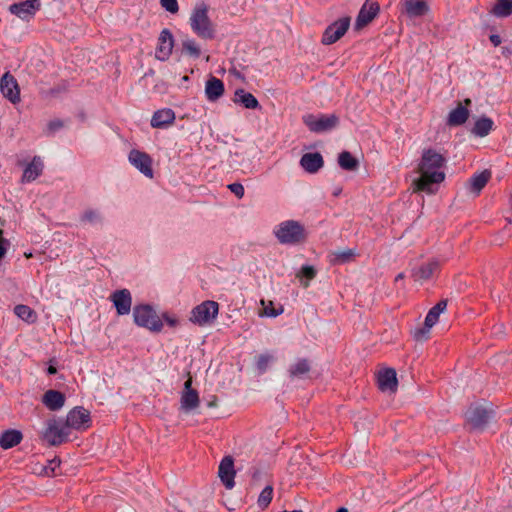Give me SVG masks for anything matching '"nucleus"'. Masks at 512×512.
<instances>
[{
	"mask_svg": "<svg viewBox=\"0 0 512 512\" xmlns=\"http://www.w3.org/2000/svg\"><path fill=\"white\" fill-rule=\"evenodd\" d=\"M445 158L433 149L423 151L421 161L418 166L420 176L413 181L414 192H426L433 194L435 192L434 184H439L445 179L443 167Z\"/></svg>",
	"mask_w": 512,
	"mask_h": 512,
	"instance_id": "nucleus-1",
	"label": "nucleus"
},
{
	"mask_svg": "<svg viewBox=\"0 0 512 512\" xmlns=\"http://www.w3.org/2000/svg\"><path fill=\"white\" fill-rule=\"evenodd\" d=\"M273 234L283 245H296L306 239L304 226L296 220H286L275 226Z\"/></svg>",
	"mask_w": 512,
	"mask_h": 512,
	"instance_id": "nucleus-2",
	"label": "nucleus"
},
{
	"mask_svg": "<svg viewBox=\"0 0 512 512\" xmlns=\"http://www.w3.org/2000/svg\"><path fill=\"white\" fill-rule=\"evenodd\" d=\"M190 26L195 34L203 39H212L215 27L208 15V8L204 4L197 5L190 16Z\"/></svg>",
	"mask_w": 512,
	"mask_h": 512,
	"instance_id": "nucleus-3",
	"label": "nucleus"
},
{
	"mask_svg": "<svg viewBox=\"0 0 512 512\" xmlns=\"http://www.w3.org/2000/svg\"><path fill=\"white\" fill-rule=\"evenodd\" d=\"M134 323L148 329L152 332H160L163 328L161 317L157 314L153 306L149 304H139L133 308Z\"/></svg>",
	"mask_w": 512,
	"mask_h": 512,
	"instance_id": "nucleus-4",
	"label": "nucleus"
},
{
	"mask_svg": "<svg viewBox=\"0 0 512 512\" xmlns=\"http://www.w3.org/2000/svg\"><path fill=\"white\" fill-rule=\"evenodd\" d=\"M218 311V303L207 300L192 309L189 320L196 325L205 326L216 319Z\"/></svg>",
	"mask_w": 512,
	"mask_h": 512,
	"instance_id": "nucleus-5",
	"label": "nucleus"
},
{
	"mask_svg": "<svg viewBox=\"0 0 512 512\" xmlns=\"http://www.w3.org/2000/svg\"><path fill=\"white\" fill-rule=\"evenodd\" d=\"M303 122L311 132L324 133L337 127L339 118L335 114H306L303 116Z\"/></svg>",
	"mask_w": 512,
	"mask_h": 512,
	"instance_id": "nucleus-6",
	"label": "nucleus"
},
{
	"mask_svg": "<svg viewBox=\"0 0 512 512\" xmlns=\"http://www.w3.org/2000/svg\"><path fill=\"white\" fill-rule=\"evenodd\" d=\"M447 301L441 300L434 307H432L426 315L424 327L414 331V338L418 341L428 339L430 329L438 322L439 316L445 311Z\"/></svg>",
	"mask_w": 512,
	"mask_h": 512,
	"instance_id": "nucleus-7",
	"label": "nucleus"
},
{
	"mask_svg": "<svg viewBox=\"0 0 512 512\" xmlns=\"http://www.w3.org/2000/svg\"><path fill=\"white\" fill-rule=\"evenodd\" d=\"M465 415L472 427L480 429L492 417L493 409L490 406L474 404L468 408Z\"/></svg>",
	"mask_w": 512,
	"mask_h": 512,
	"instance_id": "nucleus-8",
	"label": "nucleus"
},
{
	"mask_svg": "<svg viewBox=\"0 0 512 512\" xmlns=\"http://www.w3.org/2000/svg\"><path fill=\"white\" fill-rule=\"evenodd\" d=\"M70 434L66 423L62 424L55 420H50L47 423V428L43 433L44 439L51 445H59L65 442Z\"/></svg>",
	"mask_w": 512,
	"mask_h": 512,
	"instance_id": "nucleus-9",
	"label": "nucleus"
},
{
	"mask_svg": "<svg viewBox=\"0 0 512 512\" xmlns=\"http://www.w3.org/2000/svg\"><path fill=\"white\" fill-rule=\"evenodd\" d=\"M400 12L409 19L420 18L430 12L427 0H401Z\"/></svg>",
	"mask_w": 512,
	"mask_h": 512,
	"instance_id": "nucleus-10",
	"label": "nucleus"
},
{
	"mask_svg": "<svg viewBox=\"0 0 512 512\" xmlns=\"http://www.w3.org/2000/svg\"><path fill=\"white\" fill-rule=\"evenodd\" d=\"M350 26V18L343 17L330 24L324 31L322 43L330 45L338 41L348 30Z\"/></svg>",
	"mask_w": 512,
	"mask_h": 512,
	"instance_id": "nucleus-11",
	"label": "nucleus"
},
{
	"mask_svg": "<svg viewBox=\"0 0 512 512\" xmlns=\"http://www.w3.org/2000/svg\"><path fill=\"white\" fill-rule=\"evenodd\" d=\"M128 160L144 176L153 178L152 159L147 153L133 149L129 153Z\"/></svg>",
	"mask_w": 512,
	"mask_h": 512,
	"instance_id": "nucleus-12",
	"label": "nucleus"
},
{
	"mask_svg": "<svg viewBox=\"0 0 512 512\" xmlns=\"http://www.w3.org/2000/svg\"><path fill=\"white\" fill-rule=\"evenodd\" d=\"M90 422L89 412L82 407H76L67 414L65 423L69 430H83L90 426Z\"/></svg>",
	"mask_w": 512,
	"mask_h": 512,
	"instance_id": "nucleus-13",
	"label": "nucleus"
},
{
	"mask_svg": "<svg viewBox=\"0 0 512 512\" xmlns=\"http://www.w3.org/2000/svg\"><path fill=\"white\" fill-rule=\"evenodd\" d=\"M0 91L2 95L12 103L20 101V90L16 79L9 74L5 73L0 80Z\"/></svg>",
	"mask_w": 512,
	"mask_h": 512,
	"instance_id": "nucleus-14",
	"label": "nucleus"
},
{
	"mask_svg": "<svg viewBox=\"0 0 512 512\" xmlns=\"http://www.w3.org/2000/svg\"><path fill=\"white\" fill-rule=\"evenodd\" d=\"M110 300L116 308L118 315H127L131 311L132 295L128 289H121L113 292Z\"/></svg>",
	"mask_w": 512,
	"mask_h": 512,
	"instance_id": "nucleus-15",
	"label": "nucleus"
},
{
	"mask_svg": "<svg viewBox=\"0 0 512 512\" xmlns=\"http://www.w3.org/2000/svg\"><path fill=\"white\" fill-rule=\"evenodd\" d=\"M174 39L168 29H163L158 38V46L155 56L158 60L165 61L172 53Z\"/></svg>",
	"mask_w": 512,
	"mask_h": 512,
	"instance_id": "nucleus-16",
	"label": "nucleus"
},
{
	"mask_svg": "<svg viewBox=\"0 0 512 512\" xmlns=\"http://www.w3.org/2000/svg\"><path fill=\"white\" fill-rule=\"evenodd\" d=\"M40 8V0H25L20 3L12 4L9 10L12 14L21 19H27L35 14Z\"/></svg>",
	"mask_w": 512,
	"mask_h": 512,
	"instance_id": "nucleus-17",
	"label": "nucleus"
},
{
	"mask_svg": "<svg viewBox=\"0 0 512 512\" xmlns=\"http://www.w3.org/2000/svg\"><path fill=\"white\" fill-rule=\"evenodd\" d=\"M218 475L227 489H232L234 487V462L230 456L224 457L220 462Z\"/></svg>",
	"mask_w": 512,
	"mask_h": 512,
	"instance_id": "nucleus-18",
	"label": "nucleus"
},
{
	"mask_svg": "<svg viewBox=\"0 0 512 512\" xmlns=\"http://www.w3.org/2000/svg\"><path fill=\"white\" fill-rule=\"evenodd\" d=\"M378 386L382 392L394 393L397 390L398 381L394 369H385L378 374Z\"/></svg>",
	"mask_w": 512,
	"mask_h": 512,
	"instance_id": "nucleus-19",
	"label": "nucleus"
},
{
	"mask_svg": "<svg viewBox=\"0 0 512 512\" xmlns=\"http://www.w3.org/2000/svg\"><path fill=\"white\" fill-rule=\"evenodd\" d=\"M192 380L188 379L184 384V391L181 396V408L188 412L198 407L199 396L196 390L191 388Z\"/></svg>",
	"mask_w": 512,
	"mask_h": 512,
	"instance_id": "nucleus-20",
	"label": "nucleus"
},
{
	"mask_svg": "<svg viewBox=\"0 0 512 512\" xmlns=\"http://www.w3.org/2000/svg\"><path fill=\"white\" fill-rule=\"evenodd\" d=\"M379 6L376 3H365L357 16L355 27L361 29L370 23L377 15Z\"/></svg>",
	"mask_w": 512,
	"mask_h": 512,
	"instance_id": "nucleus-21",
	"label": "nucleus"
},
{
	"mask_svg": "<svg viewBox=\"0 0 512 512\" xmlns=\"http://www.w3.org/2000/svg\"><path fill=\"white\" fill-rule=\"evenodd\" d=\"M323 157L320 153H306L300 159L301 167L308 173H316L323 166Z\"/></svg>",
	"mask_w": 512,
	"mask_h": 512,
	"instance_id": "nucleus-22",
	"label": "nucleus"
},
{
	"mask_svg": "<svg viewBox=\"0 0 512 512\" xmlns=\"http://www.w3.org/2000/svg\"><path fill=\"white\" fill-rule=\"evenodd\" d=\"M43 161L40 157L35 156L32 161L25 167L22 175V182H32L37 179L43 171Z\"/></svg>",
	"mask_w": 512,
	"mask_h": 512,
	"instance_id": "nucleus-23",
	"label": "nucleus"
},
{
	"mask_svg": "<svg viewBox=\"0 0 512 512\" xmlns=\"http://www.w3.org/2000/svg\"><path fill=\"white\" fill-rule=\"evenodd\" d=\"M224 94V84L223 82L216 78L211 77L207 80L205 85V95L207 99L211 102L218 100Z\"/></svg>",
	"mask_w": 512,
	"mask_h": 512,
	"instance_id": "nucleus-24",
	"label": "nucleus"
},
{
	"mask_svg": "<svg viewBox=\"0 0 512 512\" xmlns=\"http://www.w3.org/2000/svg\"><path fill=\"white\" fill-rule=\"evenodd\" d=\"M490 177L491 173L487 170L478 174H474L467 183V189L470 193L478 195L480 191L485 187Z\"/></svg>",
	"mask_w": 512,
	"mask_h": 512,
	"instance_id": "nucleus-25",
	"label": "nucleus"
},
{
	"mask_svg": "<svg viewBox=\"0 0 512 512\" xmlns=\"http://www.w3.org/2000/svg\"><path fill=\"white\" fill-rule=\"evenodd\" d=\"M175 120V113L171 109H161L156 111L151 119V126L154 128H163L172 124Z\"/></svg>",
	"mask_w": 512,
	"mask_h": 512,
	"instance_id": "nucleus-26",
	"label": "nucleus"
},
{
	"mask_svg": "<svg viewBox=\"0 0 512 512\" xmlns=\"http://www.w3.org/2000/svg\"><path fill=\"white\" fill-rule=\"evenodd\" d=\"M42 402L44 405L52 410L56 411L61 409L64 406L65 403V396L56 390H48L44 395Z\"/></svg>",
	"mask_w": 512,
	"mask_h": 512,
	"instance_id": "nucleus-27",
	"label": "nucleus"
},
{
	"mask_svg": "<svg viewBox=\"0 0 512 512\" xmlns=\"http://www.w3.org/2000/svg\"><path fill=\"white\" fill-rule=\"evenodd\" d=\"M438 266L439 264L437 261H430L428 263L422 264L418 268L412 270V277L415 281L422 283L432 276Z\"/></svg>",
	"mask_w": 512,
	"mask_h": 512,
	"instance_id": "nucleus-28",
	"label": "nucleus"
},
{
	"mask_svg": "<svg viewBox=\"0 0 512 512\" xmlns=\"http://www.w3.org/2000/svg\"><path fill=\"white\" fill-rule=\"evenodd\" d=\"M234 103L241 104L247 109H257L259 107L258 100L244 89H237L234 94Z\"/></svg>",
	"mask_w": 512,
	"mask_h": 512,
	"instance_id": "nucleus-29",
	"label": "nucleus"
},
{
	"mask_svg": "<svg viewBox=\"0 0 512 512\" xmlns=\"http://www.w3.org/2000/svg\"><path fill=\"white\" fill-rule=\"evenodd\" d=\"M468 116V109L459 103L458 106L449 113L447 123L450 126H459L466 122Z\"/></svg>",
	"mask_w": 512,
	"mask_h": 512,
	"instance_id": "nucleus-30",
	"label": "nucleus"
},
{
	"mask_svg": "<svg viewBox=\"0 0 512 512\" xmlns=\"http://www.w3.org/2000/svg\"><path fill=\"white\" fill-rule=\"evenodd\" d=\"M22 434L18 430H8L0 436V446L9 449L20 443Z\"/></svg>",
	"mask_w": 512,
	"mask_h": 512,
	"instance_id": "nucleus-31",
	"label": "nucleus"
},
{
	"mask_svg": "<svg viewBox=\"0 0 512 512\" xmlns=\"http://www.w3.org/2000/svg\"><path fill=\"white\" fill-rule=\"evenodd\" d=\"M491 13L499 18L508 17L512 14V0H497Z\"/></svg>",
	"mask_w": 512,
	"mask_h": 512,
	"instance_id": "nucleus-32",
	"label": "nucleus"
},
{
	"mask_svg": "<svg viewBox=\"0 0 512 512\" xmlns=\"http://www.w3.org/2000/svg\"><path fill=\"white\" fill-rule=\"evenodd\" d=\"M493 126V121L490 118L482 117L478 119L473 127V133L476 136L484 137L489 134Z\"/></svg>",
	"mask_w": 512,
	"mask_h": 512,
	"instance_id": "nucleus-33",
	"label": "nucleus"
},
{
	"mask_svg": "<svg viewBox=\"0 0 512 512\" xmlns=\"http://www.w3.org/2000/svg\"><path fill=\"white\" fill-rule=\"evenodd\" d=\"M14 313L27 323H34L37 320L36 312L27 305H17Z\"/></svg>",
	"mask_w": 512,
	"mask_h": 512,
	"instance_id": "nucleus-34",
	"label": "nucleus"
},
{
	"mask_svg": "<svg viewBox=\"0 0 512 512\" xmlns=\"http://www.w3.org/2000/svg\"><path fill=\"white\" fill-rule=\"evenodd\" d=\"M80 221L83 224L98 225L102 223L103 218L98 210L88 209L82 213Z\"/></svg>",
	"mask_w": 512,
	"mask_h": 512,
	"instance_id": "nucleus-35",
	"label": "nucleus"
},
{
	"mask_svg": "<svg viewBox=\"0 0 512 512\" xmlns=\"http://www.w3.org/2000/svg\"><path fill=\"white\" fill-rule=\"evenodd\" d=\"M338 163L341 168L353 171L358 167V161L349 152H342L338 157Z\"/></svg>",
	"mask_w": 512,
	"mask_h": 512,
	"instance_id": "nucleus-36",
	"label": "nucleus"
},
{
	"mask_svg": "<svg viewBox=\"0 0 512 512\" xmlns=\"http://www.w3.org/2000/svg\"><path fill=\"white\" fill-rule=\"evenodd\" d=\"M309 369L310 367L306 360H299L290 367L289 372L293 377H302L308 373Z\"/></svg>",
	"mask_w": 512,
	"mask_h": 512,
	"instance_id": "nucleus-37",
	"label": "nucleus"
},
{
	"mask_svg": "<svg viewBox=\"0 0 512 512\" xmlns=\"http://www.w3.org/2000/svg\"><path fill=\"white\" fill-rule=\"evenodd\" d=\"M273 497V487L268 485L260 493L257 504L262 509H265L270 504Z\"/></svg>",
	"mask_w": 512,
	"mask_h": 512,
	"instance_id": "nucleus-38",
	"label": "nucleus"
},
{
	"mask_svg": "<svg viewBox=\"0 0 512 512\" xmlns=\"http://www.w3.org/2000/svg\"><path fill=\"white\" fill-rule=\"evenodd\" d=\"M274 357L271 354H261L256 358V368L259 373H264L268 369L269 365L273 362Z\"/></svg>",
	"mask_w": 512,
	"mask_h": 512,
	"instance_id": "nucleus-39",
	"label": "nucleus"
},
{
	"mask_svg": "<svg viewBox=\"0 0 512 512\" xmlns=\"http://www.w3.org/2000/svg\"><path fill=\"white\" fill-rule=\"evenodd\" d=\"M316 275V271L312 266L306 265L298 272L297 277L301 278L302 284L307 287L309 281Z\"/></svg>",
	"mask_w": 512,
	"mask_h": 512,
	"instance_id": "nucleus-40",
	"label": "nucleus"
},
{
	"mask_svg": "<svg viewBox=\"0 0 512 512\" xmlns=\"http://www.w3.org/2000/svg\"><path fill=\"white\" fill-rule=\"evenodd\" d=\"M261 305L263 306V311L260 312V316L276 317L283 313V308L279 307L275 309L271 301L266 302L265 300H261Z\"/></svg>",
	"mask_w": 512,
	"mask_h": 512,
	"instance_id": "nucleus-41",
	"label": "nucleus"
},
{
	"mask_svg": "<svg viewBox=\"0 0 512 512\" xmlns=\"http://www.w3.org/2000/svg\"><path fill=\"white\" fill-rule=\"evenodd\" d=\"M354 255L355 253L352 249L338 250L332 254V261L334 263L342 264L352 259Z\"/></svg>",
	"mask_w": 512,
	"mask_h": 512,
	"instance_id": "nucleus-42",
	"label": "nucleus"
},
{
	"mask_svg": "<svg viewBox=\"0 0 512 512\" xmlns=\"http://www.w3.org/2000/svg\"><path fill=\"white\" fill-rule=\"evenodd\" d=\"M183 49L193 57H199L200 55V48L192 39H187L183 42Z\"/></svg>",
	"mask_w": 512,
	"mask_h": 512,
	"instance_id": "nucleus-43",
	"label": "nucleus"
},
{
	"mask_svg": "<svg viewBox=\"0 0 512 512\" xmlns=\"http://www.w3.org/2000/svg\"><path fill=\"white\" fill-rule=\"evenodd\" d=\"M161 6L170 13H176L179 9L177 0H160Z\"/></svg>",
	"mask_w": 512,
	"mask_h": 512,
	"instance_id": "nucleus-44",
	"label": "nucleus"
},
{
	"mask_svg": "<svg viewBox=\"0 0 512 512\" xmlns=\"http://www.w3.org/2000/svg\"><path fill=\"white\" fill-rule=\"evenodd\" d=\"M229 190L238 198L241 199L244 196V187L240 183H232L228 185Z\"/></svg>",
	"mask_w": 512,
	"mask_h": 512,
	"instance_id": "nucleus-45",
	"label": "nucleus"
},
{
	"mask_svg": "<svg viewBox=\"0 0 512 512\" xmlns=\"http://www.w3.org/2000/svg\"><path fill=\"white\" fill-rule=\"evenodd\" d=\"M2 234L3 232L0 230V260L5 256L9 246L8 240L4 239Z\"/></svg>",
	"mask_w": 512,
	"mask_h": 512,
	"instance_id": "nucleus-46",
	"label": "nucleus"
},
{
	"mask_svg": "<svg viewBox=\"0 0 512 512\" xmlns=\"http://www.w3.org/2000/svg\"><path fill=\"white\" fill-rule=\"evenodd\" d=\"M162 318L170 327H176L179 324L178 318L173 315L165 313Z\"/></svg>",
	"mask_w": 512,
	"mask_h": 512,
	"instance_id": "nucleus-47",
	"label": "nucleus"
},
{
	"mask_svg": "<svg viewBox=\"0 0 512 512\" xmlns=\"http://www.w3.org/2000/svg\"><path fill=\"white\" fill-rule=\"evenodd\" d=\"M62 126V123L60 121H52L48 124V129L50 131H55L59 129Z\"/></svg>",
	"mask_w": 512,
	"mask_h": 512,
	"instance_id": "nucleus-48",
	"label": "nucleus"
},
{
	"mask_svg": "<svg viewBox=\"0 0 512 512\" xmlns=\"http://www.w3.org/2000/svg\"><path fill=\"white\" fill-rule=\"evenodd\" d=\"M490 41L494 46H499L501 44V37L499 35L492 34L490 36Z\"/></svg>",
	"mask_w": 512,
	"mask_h": 512,
	"instance_id": "nucleus-49",
	"label": "nucleus"
},
{
	"mask_svg": "<svg viewBox=\"0 0 512 512\" xmlns=\"http://www.w3.org/2000/svg\"><path fill=\"white\" fill-rule=\"evenodd\" d=\"M48 373H49V374H55V373H56V368H55V367H53V366H50V367L48 368Z\"/></svg>",
	"mask_w": 512,
	"mask_h": 512,
	"instance_id": "nucleus-50",
	"label": "nucleus"
},
{
	"mask_svg": "<svg viewBox=\"0 0 512 512\" xmlns=\"http://www.w3.org/2000/svg\"><path fill=\"white\" fill-rule=\"evenodd\" d=\"M403 278H404V274H403V273H399V274L396 276L395 280H396V281H399V280H402Z\"/></svg>",
	"mask_w": 512,
	"mask_h": 512,
	"instance_id": "nucleus-51",
	"label": "nucleus"
},
{
	"mask_svg": "<svg viewBox=\"0 0 512 512\" xmlns=\"http://www.w3.org/2000/svg\"><path fill=\"white\" fill-rule=\"evenodd\" d=\"M337 512H348V510H347L346 508H343V507H342V508H339V509L337 510Z\"/></svg>",
	"mask_w": 512,
	"mask_h": 512,
	"instance_id": "nucleus-52",
	"label": "nucleus"
},
{
	"mask_svg": "<svg viewBox=\"0 0 512 512\" xmlns=\"http://www.w3.org/2000/svg\"><path fill=\"white\" fill-rule=\"evenodd\" d=\"M230 72H231L232 74H234L235 76H238V77L240 76V75H239V73H238L235 69H234V70H232V71H230Z\"/></svg>",
	"mask_w": 512,
	"mask_h": 512,
	"instance_id": "nucleus-53",
	"label": "nucleus"
},
{
	"mask_svg": "<svg viewBox=\"0 0 512 512\" xmlns=\"http://www.w3.org/2000/svg\"><path fill=\"white\" fill-rule=\"evenodd\" d=\"M464 102H465L466 106H468V105H470V104H471V100H470V99H465V101H464Z\"/></svg>",
	"mask_w": 512,
	"mask_h": 512,
	"instance_id": "nucleus-54",
	"label": "nucleus"
},
{
	"mask_svg": "<svg viewBox=\"0 0 512 512\" xmlns=\"http://www.w3.org/2000/svg\"><path fill=\"white\" fill-rule=\"evenodd\" d=\"M24 255H25V257H26V258H30V257H32V254H31V253H25Z\"/></svg>",
	"mask_w": 512,
	"mask_h": 512,
	"instance_id": "nucleus-55",
	"label": "nucleus"
},
{
	"mask_svg": "<svg viewBox=\"0 0 512 512\" xmlns=\"http://www.w3.org/2000/svg\"><path fill=\"white\" fill-rule=\"evenodd\" d=\"M510 203H511V206H512V195H511V198H510Z\"/></svg>",
	"mask_w": 512,
	"mask_h": 512,
	"instance_id": "nucleus-56",
	"label": "nucleus"
}]
</instances>
